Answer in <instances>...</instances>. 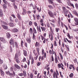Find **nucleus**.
Returning a JSON list of instances; mask_svg holds the SVG:
<instances>
[{
	"mask_svg": "<svg viewBox=\"0 0 78 78\" xmlns=\"http://www.w3.org/2000/svg\"><path fill=\"white\" fill-rule=\"evenodd\" d=\"M41 28L42 31H45V30H46V29H45V27H41Z\"/></svg>",
	"mask_w": 78,
	"mask_h": 78,
	"instance_id": "obj_21",
	"label": "nucleus"
},
{
	"mask_svg": "<svg viewBox=\"0 0 78 78\" xmlns=\"http://www.w3.org/2000/svg\"><path fill=\"white\" fill-rule=\"evenodd\" d=\"M48 2H49V3L50 4H52V3H53V2H54V1L51 0H48Z\"/></svg>",
	"mask_w": 78,
	"mask_h": 78,
	"instance_id": "obj_26",
	"label": "nucleus"
},
{
	"mask_svg": "<svg viewBox=\"0 0 78 78\" xmlns=\"http://www.w3.org/2000/svg\"><path fill=\"white\" fill-rule=\"evenodd\" d=\"M10 51L12 52V46H10Z\"/></svg>",
	"mask_w": 78,
	"mask_h": 78,
	"instance_id": "obj_39",
	"label": "nucleus"
},
{
	"mask_svg": "<svg viewBox=\"0 0 78 78\" xmlns=\"http://www.w3.org/2000/svg\"><path fill=\"white\" fill-rule=\"evenodd\" d=\"M74 20L75 21V24L76 25H78V19L77 18H74Z\"/></svg>",
	"mask_w": 78,
	"mask_h": 78,
	"instance_id": "obj_3",
	"label": "nucleus"
},
{
	"mask_svg": "<svg viewBox=\"0 0 78 78\" xmlns=\"http://www.w3.org/2000/svg\"><path fill=\"white\" fill-rule=\"evenodd\" d=\"M15 47L16 48H18L19 46H18V44H17V43L16 42H15Z\"/></svg>",
	"mask_w": 78,
	"mask_h": 78,
	"instance_id": "obj_24",
	"label": "nucleus"
},
{
	"mask_svg": "<svg viewBox=\"0 0 78 78\" xmlns=\"http://www.w3.org/2000/svg\"><path fill=\"white\" fill-rule=\"evenodd\" d=\"M2 1L4 3L5 5H7V3H8V2L6 1V0H2Z\"/></svg>",
	"mask_w": 78,
	"mask_h": 78,
	"instance_id": "obj_23",
	"label": "nucleus"
},
{
	"mask_svg": "<svg viewBox=\"0 0 78 78\" xmlns=\"http://www.w3.org/2000/svg\"><path fill=\"white\" fill-rule=\"evenodd\" d=\"M12 47L13 48H14V47H15V44H14V43H12Z\"/></svg>",
	"mask_w": 78,
	"mask_h": 78,
	"instance_id": "obj_59",
	"label": "nucleus"
},
{
	"mask_svg": "<svg viewBox=\"0 0 78 78\" xmlns=\"http://www.w3.org/2000/svg\"><path fill=\"white\" fill-rule=\"evenodd\" d=\"M30 31L31 33H33V29L32 28H30Z\"/></svg>",
	"mask_w": 78,
	"mask_h": 78,
	"instance_id": "obj_46",
	"label": "nucleus"
},
{
	"mask_svg": "<svg viewBox=\"0 0 78 78\" xmlns=\"http://www.w3.org/2000/svg\"><path fill=\"white\" fill-rule=\"evenodd\" d=\"M23 52H24V55L25 56H27V51L26 50H23Z\"/></svg>",
	"mask_w": 78,
	"mask_h": 78,
	"instance_id": "obj_19",
	"label": "nucleus"
},
{
	"mask_svg": "<svg viewBox=\"0 0 78 78\" xmlns=\"http://www.w3.org/2000/svg\"><path fill=\"white\" fill-rule=\"evenodd\" d=\"M11 16L13 17V19H16V16H15V15H14L13 14L11 15Z\"/></svg>",
	"mask_w": 78,
	"mask_h": 78,
	"instance_id": "obj_55",
	"label": "nucleus"
},
{
	"mask_svg": "<svg viewBox=\"0 0 78 78\" xmlns=\"http://www.w3.org/2000/svg\"><path fill=\"white\" fill-rule=\"evenodd\" d=\"M26 71H23V75L24 76H26Z\"/></svg>",
	"mask_w": 78,
	"mask_h": 78,
	"instance_id": "obj_32",
	"label": "nucleus"
},
{
	"mask_svg": "<svg viewBox=\"0 0 78 78\" xmlns=\"http://www.w3.org/2000/svg\"><path fill=\"white\" fill-rule=\"evenodd\" d=\"M26 41L29 44H30L31 43V38H27L26 39Z\"/></svg>",
	"mask_w": 78,
	"mask_h": 78,
	"instance_id": "obj_11",
	"label": "nucleus"
},
{
	"mask_svg": "<svg viewBox=\"0 0 78 78\" xmlns=\"http://www.w3.org/2000/svg\"><path fill=\"white\" fill-rule=\"evenodd\" d=\"M51 59L52 61H54V58H53V55H51Z\"/></svg>",
	"mask_w": 78,
	"mask_h": 78,
	"instance_id": "obj_50",
	"label": "nucleus"
},
{
	"mask_svg": "<svg viewBox=\"0 0 78 78\" xmlns=\"http://www.w3.org/2000/svg\"><path fill=\"white\" fill-rule=\"evenodd\" d=\"M54 45L55 46H57V44H56V41H55V43H54Z\"/></svg>",
	"mask_w": 78,
	"mask_h": 78,
	"instance_id": "obj_64",
	"label": "nucleus"
},
{
	"mask_svg": "<svg viewBox=\"0 0 78 78\" xmlns=\"http://www.w3.org/2000/svg\"><path fill=\"white\" fill-rule=\"evenodd\" d=\"M6 34H7L6 37L7 38H8V39H9V38H10V37H11V35L9 33H7Z\"/></svg>",
	"mask_w": 78,
	"mask_h": 78,
	"instance_id": "obj_13",
	"label": "nucleus"
},
{
	"mask_svg": "<svg viewBox=\"0 0 78 78\" xmlns=\"http://www.w3.org/2000/svg\"><path fill=\"white\" fill-rule=\"evenodd\" d=\"M18 75L20 76H23V73H19L18 74Z\"/></svg>",
	"mask_w": 78,
	"mask_h": 78,
	"instance_id": "obj_29",
	"label": "nucleus"
},
{
	"mask_svg": "<svg viewBox=\"0 0 78 78\" xmlns=\"http://www.w3.org/2000/svg\"><path fill=\"white\" fill-rule=\"evenodd\" d=\"M9 19L10 22H13L14 21V19L12 18V17L11 16H10L9 17Z\"/></svg>",
	"mask_w": 78,
	"mask_h": 78,
	"instance_id": "obj_16",
	"label": "nucleus"
},
{
	"mask_svg": "<svg viewBox=\"0 0 78 78\" xmlns=\"http://www.w3.org/2000/svg\"><path fill=\"white\" fill-rule=\"evenodd\" d=\"M5 73L6 75H9L10 74V72L9 71H6L5 72Z\"/></svg>",
	"mask_w": 78,
	"mask_h": 78,
	"instance_id": "obj_45",
	"label": "nucleus"
},
{
	"mask_svg": "<svg viewBox=\"0 0 78 78\" xmlns=\"http://www.w3.org/2000/svg\"><path fill=\"white\" fill-rule=\"evenodd\" d=\"M9 25L11 27H14V24L12 23H9Z\"/></svg>",
	"mask_w": 78,
	"mask_h": 78,
	"instance_id": "obj_7",
	"label": "nucleus"
},
{
	"mask_svg": "<svg viewBox=\"0 0 78 78\" xmlns=\"http://www.w3.org/2000/svg\"><path fill=\"white\" fill-rule=\"evenodd\" d=\"M41 36L42 41H44V40L45 39V38H44V37L42 35H41Z\"/></svg>",
	"mask_w": 78,
	"mask_h": 78,
	"instance_id": "obj_35",
	"label": "nucleus"
},
{
	"mask_svg": "<svg viewBox=\"0 0 78 78\" xmlns=\"http://www.w3.org/2000/svg\"><path fill=\"white\" fill-rule=\"evenodd\" d=\"M48 13L50 17H54V15H53V13H52V12L51 11L48 10Z\"/></svg>",
	"mask_w": 78,
	"mask_h": 78,
	"instance_id": "obj_2",
	"label": "nucleus"
},
{
	"mask_svg": "<svg viewBox=\"0 0 78 78\" xmlns=\"http://www.w3.org/2000/svg\"><path fill=\"white\" fill-rule=\"evenodd\" d=\"M2 27H3L4 29H5V30H8V27L6 26L2 25Z\"/></svg>",
	"mask_w": 78,
	"mask_h": 78,
	"instance_id": "obj_5",
	"label": "nucleus"
},
{
	"mask_svg": "<svg viewBox=\"0 0 78 78\" xmlns=\"http://www.w3.org/2000/svg\"><path fill=\"white\" fill-rule=\"evenodd\" d=\"M50 29L51 32L53 33V30H52V28H51V27H50Z\"/></svg>",
	"mask_w": 78,
	"mask_h": 78,
	"instance_id": "obj_57",
	"label": "nucleus"
},
{
	"mask_svg": "<svg viewBox=\"0 0 78 78\" xmlns=\"http://www.w3.org/2000/svg\"><path fill=\"white\" fill-rule=\"evenodd\" d=\"M30 78H33V74L32 73H30Z\"/></svg>",
	"mask_w": 78,
	"mask_h": 78,
	"instance_id": "obj_51",
	"label": "nucleus"
},
{
	"mask_svg": "<svg viewBox=\"0 0 78 78\" xmlns=\"http://www.w3.org/2000/svg\"><path fill=\"white\" fill-rule=\"evenodd\" d=\"M41 64V62H38L37 64V66H39Z\"/></svg>",
	"mask_w": 78,
	"mask_h": 78,
	"instance_id": "obj_49",
	"label": "nucleus"
},
{
	"mask_svg": "<svg viewBox=\"0 0 78 78\" xmlns=\"http://www.w3.org/2000/svg\"><path fill=\"white\" fill-rule=\"evenodd\" d=\"M33 31L34 33L35 34H36V33H37V32L36 31V29H35V28L34 27L33 28Z\"/></svg>",
	"mask_w": 78,
	"mask_h": 78,
	"instance_id": "obj_22",
	"label": "nucleus"
},
{
	"mask_svg": "<svg viewBox=\"0 0 78 78\" xmlns=\"http://www.w3.org/2000/svg\"><path fill=\"white\" fill-rule=\"evenodd\" d=\"M31 64L32 65L34 64V59L33 58H32Z\"/></svg>",
	"mask_w": 78,
	"mask_h": 78,
	"instance_id": "obj_36",
	"label": "nucleus"
},
{
	"mask_svg": "<svg viewBox=\"0 0 78 78\" xmlns=\"http://www.w3.org/2000/svg\"><path fill=\"white\" fill-rule=\"evenodd\" d=\"M15 22L17 23L18 22V19L16 18L15 20Z\"/></svg>",
	"mask_w": 78,
	"mask_h": 78,
	"instance_id": "obj_63",
	"label": "nucleus"
},
{
	"mask_svg": "<svg viewBox=\"0 0 78 78\" xmlns=\"http://www.w3.org/2000/svg\"><path fill=\"white\" fill-rule=\"evenodd\" d=\"M12 31L14 33H17V32H18V30L17 28H15L12 30Z\"/></svg>",
	"mask_w": 78,
	"mask_h": 78,
	"instance_id": "obj_8",
	"label": "nucleus"
},
{
	"mask_svg": "<svg viewBox=\"0 0 78 78\" xmlns=\"http://www.w3.org/2000/svg\"><path fill=\"white\" fill-rule=\"evenodd\" d=\"M2 7L4 9H6V4H3L2 5Z\"/></svg>",
	"mask_w": 78,
	"mask_h": 78,
	"instance_id": "obj_27",
	"label": "nucleus"
},
{
	"mask_svg": "<svg viewBox=\"0 0 78 78\" xmlns=\"http://www.w3.org/2000/svg\"><path fill=\"white\" fill-rule=\"evenodd\" d=\"M75 6L76 9H78V4L77 3H76L75 4Z\"/></svg>",
	"mask_w": 78,
	"mask_h": 78,
	"instance_id": "obj_33",
	"label": "nucleus"
},
{
	"mask_svg": "<svg viewBox=\"0 0 78 78\" xmlns=\"http://www.w3.org/2000/svg\"><path fill=\"white\" fill-rule=\"evenodd\" d=\"M62 9L64 14H67L68 13V10H67L66 8L65 7H63Z\"/></svg>",
	"mask_w": 78,
	"mask_h": 78,
	"instance_id": "obj_1",
	"label": "nucleus"
},
{
	"mask_svg": "<svg viewBox=\"0 0 78 78\" xmlns=\"http://www.w3.org/2000/svg\"><path fill=\"white\" fill-rule=\"evenodd\" d=\"M26 61V58L25 57H23V62H24Z\"/></svg>",
	"mask_w": 78,
	"mask_h": 78,
	"instance_id": "obj_52",
	"label": "nucleus"
},
{
	"mask_svg": "<svg viewBox=\"0 0 78 78\" xmlns=\"http://www.w3.org/2000/svg\"><path fill=\"white\" fill-rule=\"evenodd\" d=\"M36 16L37 17V19L38 20H39V19H40V18L41 17V16H40L39 15H38V14H37L36 15Z\"/></svg>",
	"mask_w": 78,
	"mask_h": 78,
	"instance_id": "obj_20",
	"label": "nucleus"
},
{
	"mask_svg": "<svg viewBox=\"0 0 78 78\" xmlns=\"http://www.w3.org/2000/svg\"><path fill=\"white\" fill-rule=\"evenodd\" d=\"M0 16L1 17L3 16V11L1 9H0Z\"/></svg>",
	"mask_w": 78,
	"mask_h": 78,
	"instance_id": "obj_14",
	"label": "nucleus"
},
{
	"mask_svg": "<svg viewBox=\"0 0 78 78\" xmlns=\"http://www.w3.org/2000/svg\"><path fill=\"white\" fill-rule=\"evenodd\" d=\"M67 36L70 39H72V38H73V36H70V34H69V33L67 34Z\"/></svg>",
	"mask_w": 78,
	"mask_h": 78,
	"instance_id": "obj_10",
	"label": "nucleus"
},
{
	"mask_svg": "<svg viewBox=\"0 0 78 78\" xmlns=\"http://www.w3.org/2000/svg\"><path fill=\"white\" fill-rule=\"evenodd\" d=\"M71 66H72V67L73 69V70H75V67H74V66H73V65H71Z\"/></svg>",
	"mask_w": 78,
	"mask_h": 78,
	"instance_id": "obj_56",
	"label": "nucleus"
},
{
	"mask_svg": "<svg viewBox=\"0 0 78 78\" xmlns=\"http://www.w3.org/2000/svg\"><path fill=\"white\" fill-rule=\"evenodd\" d=\"M67 4L68 6H71L72 3H70V2H67Z\"/></svg>",
	"mask_w": 78,
	"mask_h": 78,
	"instance_id": "obj_47",
	"label": "nucleus"
},
{
	"mask_svg": "<svg viewBox=\"0 0 78 78\" xmlns=\"http://www.w3.org/2000/svg\"><path fill=\"white\" fill-rule=\"evenodd\" d=\"M32 24H33V23L31 21H30L29 22V25L30 26H31Z\"/></svg>",
	"mask_w": 78,
	"mask_h": 78,
	"instance_id": "obj_44",
	"label": "nucleus"
},
{
	"mask_svg": "<svg viewBox=\"0 0 78 78\" xmlns=\"http://www.w3.org/2000/svg\"><path fill=\"white\" fill-rule=\"evenodd\" d=\"M73 76V74L72 73H71L70 75H69V77L70 78H72Z\"/></svg>",
	"mask_w": 78,
	"mask_h": 78,
	"instance_id": "obj_34",
	"label": "nucleus"
},
{
	"mask_svg": "<svg viewBox=\"0 0 78 78\" xmlns=\"http://www.w3.org/2000/svg\"><path fill=\"white\" fill-rule=\"evenodd\" d=\"M9 43L10 45H12L13 43H14V42L13 41V40L12 39H11L9 41Z\"/></svg>",
	"mask_w": 78,
	"mask_h": 78,
	"instance_id": "obj_17",
	"label": "nucleus"
},
{
	"mask_svg": "<svg viewBox=\"0 0 78 78\" xmlns=\"http://www.w3.org/2000/svg\"><path fill=\"white\" fill-rule=\"evenodd\" d=\"M35 47H39V43L38 42H36V43L35 45Z\"/></svg>",
	"mask_w": 78,
	"mask_h": 78,
	"instance_id": "obj_18",
	"label": "nucleus"
},
{
	"mask_svg": "<svg viewBox=\"0 0 78 78\" xmlns=\"http://www.w3.org/2000/svg\"><path fill=\"white\" fill-rule=\"evenodd\" d=\"M33 8L34 9H36V6L35 5L34 6H33Z\"/></svg>",
	"mask_w": 78,
	"mask_h": 78,
	"instance_id": "obj_61",
	"label": "nucleus"
},
{
	"mask_svg": "<svg viewBox=\"0 0 78 78\" xmlns=\"http://www.w3.org/2000/svg\"><path fill=\"white\" fill-rule=\"evenodd\" d=\"M3 62V60L1 59L0 58V64H2Z\"/></svg>",
	"mask_w": 78,
	"mask_h": 78,
	"instance_id": "obj_37",
	"label": "nucleus"
},
{
	"mask_svg": "<svg viewBox=\"0 0 78 78\" xmlns=\"http://www.w3.org/2000/svg\"><path fill=\"white\" fill-rule=\"evenodd\" d=\"M27 12L28 14H30L31 13V12L30 11H27Z\"/></svg>",
	"mask_w": 78,
	"mask_h": 78,
	"instance_id": "obj_60",
	"label": "nucleus"
},
{
	"mask_svg": "<svg viewBox=\"0 0 78 78\" xmlns=\"http://www.w3.org/2000/svg\"><path fill=\"white\" fill-rule=\"evenodd\" d=\"M66 39L67 41V42H69L70 44L72 43V41L70 40H69L67 38H66Z\"/></svg>",
	"mask_w": 78,
	"mask_h": 78,
	"instance_id": "obj_42",
	"label": "nucleus"
},
{
	"mask_svg": "<svg viewBox=\"0 0 78 78\" xmlns=\"http://www.w3.org/2000/svg\"><path fill=\"white\" fill-rule=\"evenodd\" d=\"M23 11L25 14H27V10L25 9H23Z\"/></svg>",
	"mask_w": 78,
	"mask_h": 78,
	"instance_id": "obj_48",
	"label": "nucleus"
},
{
	"mask_svg": "<svg viewBox=\"0 0 78 78\" xmlns=\"http://www.w3.org/2000/svg\"><path fill=\"white\" fill-rule=\"evenodd\" d=\"M36 49L37 53L38 55H39V48H37Z\"/></svg>",
	"mask_w": 78,
	"mask_h": 78,
	"instance_id": "obj_25",
	"label": "nucleus"
},
{
	"mask_svg": "<svg viewBox=\"0 0 78 78\" xmlns=\"http://www.w3.org/2000/svg\"><path fill=\"white\" fill-rule=\"evenodd\" d=\"M58 68H61V67L62 66H61V64L60 63L58 64Z\"/></svg>",
	"mask_w": 78,
	"mask_h": 78,
	"instance_id": "obj_40",
	"label": "nucleus"
},
{
	"mask_svg": "<svg viewBox=\"0 0 78 78\" xmlns=\"http://www.w3.org/2000/svg\"><path fill=\"white\" fill-rule=\"evenodd\" d=\"M59 28H55V31L57 33H58V31H59Z\"/></svg>",
	"mask_w": 78,
	"mask_h": 78,
	"instance_id": "obj_43",
	"label": "nucleus"
},
{
	"mask_svg": "<svg viewBox=\"0 0 78 78\" xmlns=\"http://www.w3.org/2000/svg\"><path fill=\"white\" fill-rule=\"evenodd\" d=\"M37 58H38V55H37L36 57H34V59L36 60H37Z\"/></svg>",
	"mask_w": 78,
	"mask_h": 78,
	"instance_id": "obj_53",
	"label": "nucleus"
},
{
	"mask_svg": "<svg viewBox=\"0 0 78 78\" xmlns=\"http://www.w3.org/2000/svg\"><path fill=\"white\" fill-rule=\"evenodd\" d=\"M0 40L3 43H5V39H4L3 37H0Z\"/></svg>",
	"mask_w": 78,
	"mask_h": 78,
	"instance_id": "obj_9",
	"label": "nucleus"
},
{
	"mask_svg": "<svg viewBox=\"0 0 78 78\" xmlns=\"http://www.w3.org/2000/svg\"><path fill=\"white\" fill-rule=\"evenodd\" d=\"M3 67H4V69L6 70L8 69V67H7V66L6 64H4L3 65Z\"/></svg>",
	"mask_w": 78,
	"mask_h": 78,
	"instance_id": "obj_12",
	"label": "nucleus"
},
{
	"mask_svg": "<svg viewBox=\"0 0 78 78\" xmlns=\"http://www.w3.org/2000/svg\"><path fill=\"white\" fill-rule=\"evenodd\" d=\"M59 55L61 57V59L62 60V59H63V56H62V54H61V53H59Z\"/></svg>",
	"mask_w": 78,
	"mask_h": 78,
	"instance_id": "obj_31",
	"label": "nucleus"
},
{
	"mask_svg": "<svg viewBox=\"0 0 78 78\" xmlns=\"http://www.w3.org/2000/svg\"><path fill=\"white\" fill-rule=\"evenodd\" d=\"M0 71L1 75V76H3L5 75V73H4V72L2 70V69H0Z\"/></svg>",
	"mask_w": 78,
	"mask_h": 78,
	"instance_id": "obj_4",
	"label": "nucleus"
},
{
	"mask_svg": "<svg viewBox=\"0 0 78 78\" xmlns=\"http://www.w3.org/2000/svg\"><path fill=\"white\" fill-rule=\"evenodd\" d=\"M55 62L56 64L58 63V59L57 56H55Z\"/></svg>",
	"mask_w": 78,
	"mask_h": 78,
	"instance_id": "obj_15",
	"label": "nucleus"
},
{
	"mask_svg": "<svg viewBox=\"0 0 78 78\" xmlns=\"http://www.w3.org/2000/svg\"><path fill=\"white\" fill-rule=\"evenodd\" d=\"M65 1H66V0H64ZM61 1H62V0H56V1H57V2H58V3H62V2H61Z\"/></svg>",
	"mask_w": 78,
	"mask_h": 78,
	"instance_id": "obj_30",
	"label": "nucleus"
},
{
	"mask_svg": "<svg viewBox=\"0 0 78 78\" xmlns=\"http://www.w3.org/2000/svg\"><path fill=\"white\" fill-rule=\"evenodd\" d=\"M73 12L74 14L75 15L77 13V12H76V10H74L73 11Z\"/></svg>",
	"mask_w": 78,
	"mask_h": 78,
	"instance_id": "obj_38",
	"label": "nucleus"
},
{
	"mask_svg": "<svg viewBox=\"0 0 78 78\" xmlns=\"http://www.w3.org/2000/svg\"><path fill=\"white\" fill-rule=\"evenodd\" d=\"M9 75L11 77V78H12V77H13V76L12 73H10V74H9Z\"/></svg>",
	"mask_w": 78,
	"mask_h": 78,
	"instance_id": "obj_41",
	"label": "nucleus"
},
{
	"mask_svg": "<svg viewBox=\"0 0 78 78\" xmlns=\"http://www.w3.org/2000/svg\"><path fill=\"white\" fill-rule=\"evenodd\" d=\"M33 40H35L36 39L35 35L34 34V33H33Z\"/></svg>",
	"mask_w": 78,
	"mask_h": 78,
	"instance_id": "obj_28",
	"label": "nucleus"
},
{
	"mask_svg": "<svg viewBox=\"0 0 78 78\" xmlns=\"http://www.w3.org/2000/svg\"><path fill=\"white\" fill-rule=\"evenodd\" d=\"M34 25L35 27H37V23H36V22H34Z\"/></svg>",
	"mask_w": 78,
	"mask_h": 78,
	"instance_id": "obj_54",
	"label": "nucleus"
},
{
	"mask_svg": "<svg viewBox=\"0 0 78 78\" xmlns=\"http://www.w3.org/2000/svg\"><path fill=\"white\" fill-rule=\"evenodd\" d=\"M49 53L50 54V55H51L52 54V51L51 50H49Z\"/></svg>",
	"mask_w": 78,
	"mask_h": 78,
	"instance_id": "obj_62",
	"label": "nucleus"
},
{
	"mask_svg": "<svg viewBox=\"0 0 78 78\" xmlns=\"http://www.w3.org/2000/svg\"><path fill=\"white\" fill-rule=\"evenodd\" d=\"M14 66L16 69H18V70H19L20 69V66L17 64H15Z\"/></svg>",
	"mask_w": 78,
	"mask_h": 78,
	"instance_id": "obj_6",
	"label": "nucleus"
},
{
	"mask_svg": "<svg viewBox=\"0 0 78 78\" xmlns=\"http://www.w3.org/2000/svg\"><path fill=\"white\" fill-rule=\"evenodd\" d=\"M16 62L17 63H20V61L18 59H16Z\"/></svg>",
	"mask_w": 78,
	"mask_h": 78,
	"instance_id": "obj_58",
	"label": "nucleus"
}]
</instances>
